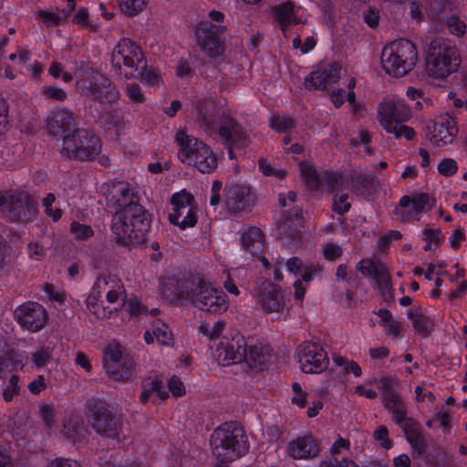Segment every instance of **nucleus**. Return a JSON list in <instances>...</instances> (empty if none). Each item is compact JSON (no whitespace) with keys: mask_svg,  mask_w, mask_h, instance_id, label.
I'll use <instances>...</instances> for the list:
<instances>
[{"mask_svg":"<svg viewBox=\"0 0 467 467\" xmlns=\"http://www.w3.org/2000/svg\"><path fill=\"white\" fill-rule=\"evenodd\" d=\"M410 118V109L400 99L387 97L378 105V121L388 133L393 134L396 139L404 137L410 140L415 137L414 130L402 124Z\"/></svg>","mask_w":467,"mask_h":467,"instance_id":"obj_5","label":"nucleus"},{"mask_svg":"<svg viewBox=\"0 0 467 467\" xmlns=\"http://www.w3.org/2000/svg\"><path fill=\"white\" fill-rule=\"evenodd\" d=\"M119 281L110 275H100L99 276L88 296H94L101 297L107 294V291L110 290L117 285Z\"/></svg>","mask_w":467,"mask_h":467,"instance_id":"obj_44","label":"nucleus"},{"mask_svg":"<svg viewBox=\"0 0 467 467\" xmlns=\"http://www.w3.org/2000/svg\"><path fill=\"white\" fill-rule=\"evenodd\" d=\"M348 195L347 193L336 194L334 197L333 210L339 214H344L350 209L348 202Z\"/></svg>","mask_w":467,"mask_h":467,"instance_id":"obj_57","label":"nucleus"},{"mask_svg":"<svg viewBox=\"0 0 467 467\" xmlns=\"http://www.w3.org/2000/svg\"><path fill=\"white\" fill-rule=\"evenodd\" d=\"M92 427L98 434L117 441L128 436L122 419L108 410H99L95 413Z\"/></svg>","mask_w":467,"mask_h":467,"instance_id":"obj_19","label":"nucleus"},{"mask_svg":"<svg viewBox=\"0 0 467 467\" xmlns=\"http://www.w3.org/2000/svg\"><path fill=\"white\" fill-rule=\"evenodd\" d=\"M323 183L327 184L330 191L337 190L348 183L345 176L334 171L322 173Z\"/></svg>","mask_w":467,"mask_h":467,"instance_id":"obj_50","label":"nucleus"},{"mask_svg":"<svg viewBox=\"0 0 467 467\" xmlns=\"http://www.w3.org/2000/svg\"><path fill=\"white\" fill-rule=\"evenodd\" d=\"M287 454L296 460L315 458L319 452V446L312 436H303L291 441L286 446Z\"/></svg>","mask_w":467,"mask_h":467,"instance_id":"obj_27","label":"nucleus"},{"mask_svg":"<svg viewBox=\"0 0 467 467\" xmlns=\"http://www.w3.org/2000/svg\"><path fill=\"white\" fill-rule=\"evenodd\" d=\"M36 18L47 26H56L60 23L61 17L53 12L39 10L36 12Z\"/></svg>","mask_w":467,"mask_h":467,"instance_id":"obj_60","label":"nucleus"},{"mask_svg":"<svg viewBox=\"0 0 467 467\" xmlns=\"http://www.w3.org/2000/svg\"><path fill=\"white\" fill-rule=\"evenodd\" d=\"M85 432L83 423L76 418H69L63 424V435L73 442L80 441L85 436Z\"/></svg>","mask_w":467,"mask_h":467,"instance_id":"obj_42","label":"nucleus"},{"mask_svg":"<svg viewBox=\"0 0 467 467\" xmlns=\"http://www.w3.org/2000/svg\"><path fill=\"white\" fill-rule=\"evenodd\" d=\"M111 60L114 67L121 66L130 69V73L142 72L146 67V59L139 46L130 38H122L112 51Z\"/></svg>","mask_w":467,"mask_h":467,"instance_id":"obj_13","label":"nucleus"},{"mask_svg":"<svg viewBox=\"0 0 467 467\" xmlns=\"http://www.w3.org/2000/svg\"><path fill=\"white\" fill-rule=\"evenodd\" d=\"M332 360L344 376L353 375L355 378H359L362 375V368L353 359L340 354H333Z\"/></svg>","mask_w":467,"mask_h":467,"instance_id":"obj_37","label":"nucleus"},{"mask_svg":"<svg viewBox=\"0 0 467 467\" xmlns=\"http://www.w3.org/2000/svg\"><path fill=\"white\" fill-rule=\"evenodd\" d=\"M291 389V402L299 408H305L306 405V392L298 382H293Z\"/></svg>","mask_w":467,"mask_h":467,"instance_id":"obj_53","label":"nucleus"},{"mask_svg":"<svg viewBox=\"0 0 467 467\" xmlns=\"http://www.w3.org/2000/svg\"><path fill=\"white\" fill-rule=\"evenodd\" d=\"M171 295L179 303L190 302L196 308L208 313L224 312L229 307L224 292L199 276L191 275L179 280Z\"/></svg>","mask_w":467,"mask_h":467,"instance_id":"obj_1","label":"nucleus"},{"mask_svg":"<svg viewBox=\"0 0 467 467\" xmlns=\"http://www.w3.org/2000/svg\"><path fill=\"white\" fill-rule=\"evenodd\" d=\"M384 407L392 414V420L398 425H402L407 420V406L401 395L397 393H389L381 397Z\"/></svg>","mask_w":467,"mask_h":467,"instance_id":"obj_28","label":"nucleus"},{"mask_svg":"<svg viewBox=\"0 0 467 467\" xmlns=\"http://www.w3.org/2000/svg\"><path fill=\"white\" fill-rule=\"evenodd\" d=\"M299 170L308 188L316 190L323 184L322 173H318L312 163L302 162Z\"/></svg>","mask_w":467,"mask_h":467,"instance_id":"obj_41","label":"nucleus"},{"mask_svg":"<svg viewBox=\"0 0 467 467\" xmlns=\"http://www.w3.org/2000/svg\"><path fill=\"white\" fill-rule=\"evenodd\" d=\"M75 124V114L67 108L57 107L50 110L45 121L48 135L57 137Z\"/></svg>","mask_w":467,"mask_h":467,"instance_id":"obj_24","label":"nucleus"},{"mask_svg":"<svg viewBox=\"0 0 467 467\" xmlns=\"http://www.w3.org/2000/svg\"><path fill=\"white\" fill-rule=\"evenodd\" d=\"M213 455L221 462L234 461L248 450L243 429L234 423H225L215 429L211 436Z\"/></svg>","mask_w":467,"mask_h":467,"instance_id":"obj_4","label":"nucleus"},{"mask_svg":"<svg viewBox=\"0 0 467 467\" xmlns=\"http://www.w3.org/2000/svg\"><path fill=\"white\" fill-rule=\"evenodd\" d=\"M324 257L329 261H335L342 255V248L337 244L327 243L322 246Z\"/></svg>","mask_w":467,"mask_h":467,"instance_id":"obj_58","label":"nucleus"},{"mask_svg":"<svg viewBox=\"0 0 467 467\" xmlns=\"http://www.w3.org/2000/svg\"><path fill=\"white\" fill-rule=\"evenodd\" d=\"M431 198L426 193H420L414 197L403 196L400 201V208L396 209V213L401 221L420 220V214L425 211L427 206H431Z\"/></svg>","mask_w":467,"mask_h":467,"instance_id":"obj_25","label":"nucleus"},{"mask_svg":"<svg viewBox=\"0 0 467 467\" xmlns=\"http://www.w3.org/2000/svg\"><path fill=\"white\" fill-rule=\"evenodd\" d=\"M317 44L316 38L314 36H307L305 39V42L302 43V40L299 36H296L293 39V47L295 48H299L302 54H306L310 50H312Z\"/></svg>","mask_w":467,"mask_h":467,"instance_id":"obj_61","label":"nucleus"},{"mask_svg":"<svg viewBox=\"0 0 467 467\" xmlns=\"http://www.w3.org/2000/svg\"><path fill=\"white\" fill-rule=\"evenodd\" d=\"M104 195L108 208L115 211L133 209L141 206L130 184L125 182H109L104 186Z\"/></svg>","mask_w":467,"mask_h":467,"instance_id":"obj_14","label":"nucleus"},{"mask_svg":"<svg viewBox=\"0 0 467 467\" xmlns=\"http://www.w3.org/2000/svg\"><path fill=\"white\" fill-rule=\"evenodd\" d=\"M15 317L23 329L34 333L43 328L47 313L42 305L28 301L16 308Z\"/></svg>","mask_w":467,"mask_h":467,"instance_id":"obj_20","label":"nucleus"},{"mask_svg":"<svg viewBox=\"0 0 467 467\" xmlns=\"http://www.w3.org/2000/svg\"><path fill=\"white\" fill-rule=\"evenodd\" d=\"M298 362L304 373H320L328 364V357L317 343L304 342L297 350Z\"/></svg>","mask_w":467,"mask_h":467,"instance_id":"obj_15","label":"nucleus"},{"mask_svg":"<svg viewBox=\"0 0 467 467\" xmlns=\"http://www.w3.org/2000/svg\"><path fill=\"white\" fill-rule=\"evenodd\" d=\"M150 218L142 206L118 211L112 218V232L119 243L124 245L140 244L144 242L150 227Z\"/></svg>","mask_w":467,"mask_h":467,"instance_id":"obj_3","label":"nucleus"},{"mask_svg":"<svg viewBox=\"0 0 467 467\" xmlns=\"http://www.w3.org/2000/svg\"><path fill=\"white\" fill-rule=\"evenodd\" d=\"M223 25H210L204 19L196 26L195 36L202 51L210 57H217L223 51V42L219 34L224 31Z\"/></svg>","mask_w":467,"mask_h":467,"instance_id":"obj_17","label":"nucleus"},{"mask_svg":"<svg viewBox=\"0 0 467 467\" xmlns=\"http://www.w3.org/2000/svg\"><path fill=\"white\" fill-rule=\"evenodd\" d=\"M70 233L78 240H85L94 234V231L89 225L76 221L70 224Z\"/></svg>","mask_w":467,"mask_h":467,"instance_id":"obj_52","label":"nucleus"},{"mask_svg":"<svg viewBox=\"0 0 467 467\" xmlns=\"http://www.w3.org/2000/svg\"><path fill=\"white\" fill-rule=\"evenodd\" d=\"M174 140L179 148L178 159L183 164L194 167L202 173H210L216 169L217 159L213 150L193 137L185 128L176 130Z\"/></svg>","mask_w":467,"mask_h":467,"instance_id":"obj_2","label":"nucleus"},{"mask_svg":"<svg viewBox=\"0 0 467 467\" xmlns=\"http://www.w3.org/2000/svg\"><path fill=\"white\" fill-rule=\"evenodd\" d=\"M144 339L148 344L153 343L156 339L161 345L169 346L173 341V335L167 324L156 319L152 322L151 331L145 332Z\"/></svg>","mask_w":467,"mask_h":467,"instance_id":"obj_32","label":"nucleus"},{"mask_svg":"<svg viewBox=\"0 0 467 467\" xmlns=\"http://www.w3.org/2000/svg\"><path fill=\"white\" fill-rule=\"evenodd\" d=\"M87 90L88 95L102 104L113 103L119 98V93L112 82L100 75L94 78Z\"/></svg>","mask_w":467,"mask_h":467,"instance_id":"obj_26","label":"nucleus"},{"mask_svg":"<svg viewBox=\"0 0 467 467\" xmlns=\"http://www.w3.org/2000/svg\"><path fill=\"white\" fill-rule=\"evenodd\" d=\"M40 94L47 100L63 102L67 99V92L55 85H46L40 88Z\"/></svg>","mask_w":467,"mask_h":467,"instance_id":"obj_49","label":"nucleus"},{"mask_svg":"<svg viewBox=\"0 0 467 467\" xmlns=\"http://www.w3.org/2000/svg\"><path fill=\"white\" fill-rule=\"evenodd\" d=\"M438 171L444 176H451L457 171V163L452 159H444L438 165Z\"/></svg>","mask_w":467,"mask_h":467,"instance_id":"obj_64","label":"nucleus"},{"mask_svg":"<svg viewBox=\"0 0 467 467\" xmlns=\"http://www.w3.org/2000/svg\"><path fill=\"white\" fill-rule=\"evenodd\" d=\"M125 93L130 101L134 103H143L146 100L141 88L139 84L130 83L125 88Z\"/></svg>","mask_w":467,"mask_h":467,"instance_id":"obj_55","label":"nucleus"},{"mask_svg":"<svg viewBox=\"0 0 467 467\" xmlns=\"http://www.w3.org/2000/svg\"><path fill=\"white\" fill-rule=\"evenodd\" d=\"M244 360L253 369H263L269 360L267 350L261 345H254L245 351Z\"/></svg>","mask_w":467,"mask_h":467,"instance_id":"obj_36","label":"nucleus"},{"mask_svg":"<svg viewBox=\"0 0 467 467\" xmlns=\"http://www.w3.org/2000/svg\"><path fill=\"white\" fill-rule=\"evenodd\" d=\"M407 316L410 320H412L414 328L418 333L427 336L432 330V320L421 314L418 309H409Z\"/></svg>","mask_w":467,"mask_h":467,"instance_id":"obj_40","label":"nucleus"},{"mask_svg":"<svg viewBox=\"0 0 467 467\" xmlns=\"http://www.w3.org/2000/svg\"><path fill=\"white\" fill-rule=\"evenodd\" d=\"M247 344L244 337L235 335L232 338H223L216 348L214 355L221 366L237 364L244 360Z\"/></svg>","mask_w":467,"mask_h":467,"instance_id":"obj_22","label":"nucleus"},{"mask_svg":"<svg viewBox=\"0 0 467 467\" xmlns=\"http://www.w3.org/2000/svg\"><path fill=\"white\" fill-rule=\"evenodd\" d=\"M101 123L108 129H115L116 132L123 130L124 113L120 109H112L100 115Z\"/></svg>","mask_w":467,"mask_h":467,"instance_id":"obj_39","label":"nucleus"},{"mask_svg":"<svg viewBox=\"0 0 467 467\" xmlns=\"http://www.w3.org/2000/svg\"><path fill=\"white\" fill-rule=\"evenodd\" d=\"M224 202L232 213L250 211L255 204V195L245 184H231L224 189Z\"/></svg>","mask_w":467,"mask_h":467,"instance_id":"obj_21","label":"nucleus"},{"mask_svg":"<svg viewBox=\"0 0 467 467\" xmlns=\"http://www.w3.org/2000/svg\"><path fill=\"white\" fill-rule=\"evenodd\" d=\"M200 121L202 125L209 130L218 129L219 135L225 141L228 147L229 157L234 159V147L243 148L248 145L250 139L243 128L230 116H223L218 125L213 121L211 116L200 113Z\"/></svg>","mask_w":467,"mask_h":467,"instance_id":"obj_10","label":"nucleus"},{"mask_svg":"<svg viewBox=\"0 0 467 467\" xmlns=\"http://www.w3.org/2000/svg\"><path fill=\"white\" fill-rule=\"evenodd\" d=\"M460 63V54L455 45L441 38L430 43L425 67L430 77L443 79L456 71Z\"/></svg>","mask_w":467,"mask_h":467,"instance_id":"obj_6","label":"nucleus"},{"mask_svg":"<svg viewBox=\"0 0 467 467\" xmlns=\"http://www.w3.org/2000/svg\"><path fill=\"white\" fill-rule=\"evenodd\" d=\"M154 396L160 400L168 398V392L162 381L157 378L149 377L141 382V392L140 401L143 404L149 402Z\"/></svg>","mask_w":467,"mask_h":467,"instance_id":"obj_31","label":"nucleus"},{"mask_svg":"<svg viewBox=\"0 0 467 467\" xmlns=\"http://www.w3.org/2000/svg\"><path fill=\"white\" fill-rule=\"evenodd\" d=\"M57 410L52 403H42L39 406V417L45 426L51 430L56 423Z\"/></svg>","mask_w":467,"mask_h":467,"instance_id":"obj_47","label":"nucleus"},{"mask_svg":"<svg viewBox=\"0 0 467 467\" xmlns=\"http://www.w3.org/2000/svg\"><path fill=\"white\" fill-rule=\"evenodd\" d=\"M120 10L129 16L140 13L148 5L149 0H117Z\"/></svg>","mask_w":467,"mask_h":467,"instance_id":"obj_46","label":"nucleus"},{"mask_svg":"<svg viewBox=\"0 0 467 467\" xmlns=\"http://www.w3.org/2000/svg\"><path fill=\"white\" fill-rule=\"evenodd\" d=\"M424 240L426 241V244L424 245L425 251H430L431 249V244H438L441 239V233L440 230L431 228L427 226L423 230Z\"/></svg>","mask_w":467,"mask_h":467,"instance_id":"obj_56","label":"nucleus"},{"mask_svg":"<svg viewBox=\"0 0 467 467\" xmlns=\"http://www.w3.org/2000/svg\"><path fill=\"white\" fill-rule=\"evenodd\" d=\"M241 243L244 250L252 255H260L265 246V236L261 229L250 227L242 234Z\"/></svg>","mask_w":467,"mask_h":467,"instance_id":"obj_30","label":"nucleus"},{"mask_svg":"<svg viewBox=\"0 0 467 467\" xmlns=\"http://www.w3.org/2000/svg\"><path fill=\"white\" fill-rule=\"evenodd\" d=\"M86 307L97 319H108L117 311V306H105L101 297L88 296Z\"/></svg>","mask_w":467,"mask_h":467,"instance_id":"obj_35","label":"nucleus"},{"mask_svg":"<svg viewBox=\"0 0 467 467\" xmlns=\"http://www.w3.org/2000/svg\"><path fill=\"white\" fill-rule=\"evenodd\" d=\"M134 361L129 357L120 362L112 365H106V374L113 380L127 381L133 375Z\"/></svg>","mask_w":467,"mask_h":467,"instance_id":"obj_33","label":"nucleus"},{"mask_svg":"<svg viewBox=\"0 0 467 467\" xmlns=\"http://www.w3.org/2000/svg\"><path fill=\"white\" fill-rule=\"evenodd\" d=\"M19 378L13 375L9 379L8 386L4 389L3 397L5 401L12 400L13 397L18 393L19 390Z\"/></svg>","mask_w":467,"mask_h":467,"instance_id":"obj_63","label":"nucleus"},{"mask_svg":"<svg viewBox=\"0 0 467 467\" xmlns=\"http://www.w3.org/2000/svg\"><path fill=\"white\" fill-rule=\"evenodd\" d=\"M357 269L375 281V286L384 300L389 301L392 299L390 275L383 264L372 259H363L358 263Z\"/></svg>","mask_w":467,"mask_h":467,"instance_id":"obj_18","label":"nucleus"},{"mask_svg":"<svg viewBox=\"0 0 467 467\" xmlns=\"http://www.w3.org/2000/svg\"><path fill=\"white\" fill-rule=\"evenodd\" d=\"M122 295V286L119 285V283H117V285H115V286L110 290L107 291V294L105 295L106 299L108 301L107 306H117L116 305L121 299Z\"/></svg>","mask_w":467,"mask_h":467,"instance_id":"obj_62","label":"nucleus"},{"mask_svg":"<svg viewBox=\"0 0 467 467\" xmlns=\"http://www.w3.org/2000/svg\"><path fill=\"white\" fill-rule=\"evenodd\" d=\"M130 77L133 78H141L146 83L149 84H158L161 81V76L158 70L150 68L147 69V67L142 69V72H133L130 73Z\"/></svg>","mask_w":467,"mask_h":467,"instance_id":"obj_54","label":"nucleus"},{"mask_svg":"<svg viewBox=\"0 0 467 467\" xmlns=\"http://www.w3.org/2000/svg\"><path fill=\"white\" fill-rule=\"evenodd\" d=\"M52 353L53 348L51 347H43L36 349L31 354L33 365L38 368L47 366L51 361Z\"/></svg>","mask_w":467,"mask_h":467,"instance_id":"obj_48","label":"nucleus"},{"mask_svg":"<svg viewBox=\"0 0 467 467\" xmlns=\"http://www.w3.org/2000/svg\"><path fill=\"white\" fill-rule=\"evenodd\" d=\"M172 211L169 213L170 222L181 229L192 227L197 222V206L192 194L186 191L174 193L171 199Z\"/></svg>","mask_w":467,"mask_h":467,"instance_id":"obj_12","label":"nucleus"},{"mask_svg":"<svg viewBox=\"0 0 467 467\" xmlns=\"http://www.w3.org/2000/svg\"><path fill=\"white\" fill-rule=\"evenodd\" d=\"M344 72L337 63L319 66L305 78V86L310 89H327L336 84Z\"/></svg>","mask_w":467,"mask_h":467,"instance_id":"obj_23","label":"nucleus"},{"mask_svg":"<svg viewBox=\"0 0 467 467\" xmlns=\"http://www.w3.org/2000/svg\"><path fill=\"white\" fill-rule=\"evenodd\" d=\"M224 327L225 322L223 320H203L200 322L198 331L209 340H213L220 337Z\"/></svg>","mask_w":467,"mask_h":467,"instance_id":"obj_43","label":"nucleus"},{"mask_svg":"<svg viewBox=\"0 0 467 467\" xmlns=\"http://www.w3.org/2000/svg\"><path fill=\"white\" fill-rule=\"evenodd\" d=\"M270 125L279 132H285L295 127V121L287 116L275 115L270 119Z\"/></svg>","mask_w":467,"mask_h":467,"instance_id":"obj_51","label":"nucleus"},{"mask_svg":"<svg viewBox=\"0 0 467 467\" xmlns=\"http://www.w3.org/2000/svg\"><path fill=\"white\" fill-rule=\"evenodd\" d=\"M101 150L99 139L86 129H76L63 137L60 154L69 160L88 161Z\"/></svg>","mask_w":467,"mask_h":467,"instance_id":"obj_8","label":"nucleus"},{"mask_svg":"<svg viewBox=\"0 0 467 467\" xmlns=\"http://www.w3.org/2000/svg\"><path fill=\"white\" fill-rule=\"evenodd\" d=\"M418 53L412 42L399 39L384 47L381 53V64L384 70L400 78L410 72L417 62Z\"/></svg>","mask_w":467,"mask_h":467,"instance_id":"obj_7","label":"nucleus"},{"mask_svg":"<svg viewBox=\"0 0 467 467\" xmlns=\"http://www.w3.org/2000/svg\"><path fill=\"white\" fill-rule=\"evenodd\" d=\"M400 427L412 449L419 455L425 453L427 442L421 432L420 424L415 420L410 419L407 420Z\"/></svg>","mask_w":467,"mask_h":467,"instance_id":"obj_29","label":"nucleus"},{"mask_svg":"<svg viewBox=\"0 0 467 467\" xmlns=\"http://www.w3.org/2000/svg\"><path fill=\"white\" fill-rule=\"evenodd\" d=\"M0 212L13 222H28L36 213V204L25 191L0 190Z\"/></svg>","mask_w":467,"mask_h":467,"instance_id":"obj_9","label":"nucleus"},{"mask_svg":"<svg viewBox=\"0 0 467 467\" xmlns=\"http://www.w3.org/2000/svg\"><path fill=\"white\" fill-rule=\"evenodd\" d=\"M458 133L457 122L449 114L436 117L426 127V136L437 147L451 144Z\"/></svg>","mask_w":467,"mask_h":467,"instance_id":"obj_16","label":"nucleus"},{"mask_svg":"<svg viewBox=\"0 0 467 467\" xmlns=\"http://www.w3.org/2000/svg\"><path fill=\"white\" fill-rule=\"evenodd\" d=\"M274 12L284 32L291 26L299 23L296 17V11L290 1L275 5Z\"/></svg>","mask_w":467,"mask_h":467,"instance_id":"obj_34","label":"nucleus"},{"mask_svg":"<svg viewBox=\"0 0 467 467\" xmlns=\"http://www.w3.org/2000/svg\"><path fill=\"white\" fill-rule=\"evenodd\" d=\"M252 296L260 309L274 318H278L288 313L287 301L281 293L279 286L267 280L259 282L254 287Z\"/></svg>","mask_w":467,"mask_h":467,"instance_id":"obj_11","label":"nucleus"},{"mask_svg":"<svg viewBox=\"0 0 467 467\" xmlns=\"http://www.w3.org/2000/svg\"><path fill=\"white\" fill-rule=\"evenodd\" d=\"M259 169L266 176H275L282 179L285 176L286 171L283 169H275L271 164L265 159L259 160Z\"/></svg>","mask_w":467,"mask_h":467,"instance_id":"obj_59","label":"nucleus"},{"mask_svg":"<svg viewBox=\"0 0 467 467\" xmlns=\"http://www.w3.org/2000/svg\"><path fill=\"white\" fill-rule=\"evenodd\" d=\"M438 19L447 25L449 31L452 35L458 37L464 36L466 32V24L461 20L459 16L454 15L448 16L441 14V16H438Z\"/></svg>","mask_w":467,"mask_h":467,"instance_id":"obj_45","label":"nucleus"},{"mask_svg":"<svg viewBox=\"0 0 467 467\" xmlns=\"http://www.w3.org/2000/svg\"><path fill=\"white\" fill-rule=\"evenodd\" d=\"M129 357L130 356L126 352L123 346L115 341L110 342L104 350L103 368L105 369L106 365H112L117 362H120Z\"/></svg>","mask_w":467,"mask_h":467,"instance_id":"obj_38","label":"nucleus"}]
</instances>
